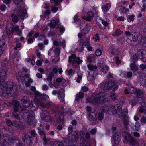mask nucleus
Here are the masks:
<instances>
[{"label":"nucleus","instance_id":"nucleus-1","mask_svg":"<svg viewBox=\"0 0 146 146\" xmlns=\"http://www.w3.org/2000/svg\"><path fill=\"white\" fill-rule=\"evenodd\" d=\"M29 133L30 135H29L27 133L24 132L22 133L21 136V139L23 142L27 146L32 145L33 143L32 139L33 137L36 138L35 140L34 141L36 143L38 141V137L37 136V135L34 130L31 129L29 131Z\"/></svg>","mask_w":146,"mask_h":146},{"label":"nucleus","instance_id":"nucleus-2","mask_svg":"<svg viewBox=\"0 0 146 146\" xmlns=\"http://www.w3.org/2000/svg\"><path fill=\"white\" fill-rule=\"evenodd\" d=\"M20 114L23 117V118L27 119V123L31 125L34 123L35 118V114L33 112H30L28 110L23 109L21 110Z\"/></svg>","mask_w":146,"mask_h":146},{"label":"nucleus","instance_id":"nucleus-3","mask_svg":"<svg viewBox=\"0 0 146 146\" xmlns=\"http://www.w3.org/2000/svg\"><path fill=\"white\" fill-rule=\"evenodd\" d=\"M106 93H101L94 96L92 100L93 103L103 104L108 101Z\"/></svg>","mask_w":146,"mask_h":146},{"label":"nucleus","instance_id":"nucleus-4","mask_svg":"<svg viewBox=\"0 0 146 146\" xmlns=\"http://www.w3.org/2000/svg\"><path fill=\"white\" fill-rule=\"evenodd\" d=\"M118 85L115 82L113 81L107 82L103 83L101 86V88L105 90H111L113 88L112 92H114L118 88Z\"/></svg>","mask_w":146,"mask_h":146},{"label":"nucleus","instance_id":"nucleus-5","mask_svg":"<svg viewBox=\"0 0 146 146\" xmlns=\"http://www.w3.org/2000/svg\"><path fill=\"white\" fill-rule=\"evenodd\" d=\"M109 110L116 117L120 118L122 116V108L119 105L117 104L114 106H111Z\"/></svg>","mask_w":146,"mask_h":146},{"label":"nucleus","instance_id":"nucleus-6","mask_svg":"<svg viewBox=\"0 0 146 146\" xmlns=\"http://www.w3.org/2000/svg\"><path fill=\"white\" fill-rule=\"evenodd\" d=\"M128 111L127 109H124L123 111L122 116L123 117V120L124 127L123 129L124 130H127L128 128L129 125V120L127 117Z\"/></svg>","mask_w":146,"mask_h":146},{"label":"nucleus","instance_id":"nucleus-7","mask_svg":"<svg viewBox=\"0 0 146 146\" xmlns=\"http://www.w3.org/2000/svg\"><path fill=\"white\" fill-rule=\"evenodd\" d=\"M8 70L3 68V69L0 70V85H4L5 83V80L7 77V73Z\"/></svg>","mask_w":146,"mask_h":146},{"label":"nucleus","instance_id":"nucleus-8","mask_svg":"<svg viewBox=\"0 0 146 146\" xmlns=\"http://www.w3.org/2000/svg\"><path fill=\"white\" fill-rule=\"evenodd\" d=\"M39 105L44 108H46L48 107V105H46L42 103H40L38 100H34L32 101L31 103V108L32 109L31 110H35L36 108H38Z\"/></svg>","mask_w":146,"mask_h":146},{"label":"nucleus","instance_id":"nucleus-9","mask_svg":"<svg viewBox=\"0 0 146 146\" xmlns=\"http://www.w3.org/2000/svg\"><path fill=\"white\" fill-rule=\"evenodd\" d=\"M130 90L133 96L135 97L141 98L143 96L142 91L139 89L132 87L131 88Z\"/></svg>","mask_w":146,"mask_h":146},{"label":"nucleus","instance_id":"nucleus-10","mask_svg":"<svg viewBox=\"0 0 146 146\" xmlns=\"http://www.w3.org/2000/svg\"><path fill=\"white\" fill-rule=\"evenodd\" d=\"M121 133L122 136L124 138L123 142L126 144L127 143L129 142L132 136L127 131H123L121 132Z\"/></svg>","mask_w":146,"mask_h":146},{"label":"nucleus","instance_id":"nucleus-11","mask_svg":"<svg viewBox=\"0 0 146 146\" xmlns=\"http://www.w3.org/2000/svg\"><path fill=\"white\" fill-rule=\"evenodd\" d=\"M114 132V134L113 135V140L115 143L117 145L119 144L121 140L120 134L118 131Z\"/></svg>","mask_w":146,"mask_h":146},{"label":"nucleus","instance_id":"nucleus-12","mask_svg":"<svg viewBox=\"0 0 146 146\" xmlns=\"http://www.w3.org/2000/svg\"><path fill=\"white\" fill-rule=\"evenodd\" d=\"M14 126L21 130H24V127L23 125V123L20 121H15L13 123Z\"/></svg>","mask_w":146,"mask_h":146},{"label":"nucleus","instance_id":"nucleus-13","mask_svg":"<svg viewBox=\"0 0 146 146\" xmlns=\"http://www.w3.org/2000/svg\"><path fill=\"white\" fill-rule=\"evenodd\" d=\"M8 141L11 143V145L14 146L17 141L18 139L15 137H11L8 138Z\"/></svg>","mask_w":146,"mask_h":146},{"label":"nucleus","instance_id":"nucleus-14","mask_svg":"<svg viewBox=\"0 0 146 146\" xmlns=\"http://www.w3.org/2000/svg\"><path fill=\"white\" fill-rule=\"evenodd\" d=\"M17 15L21 19L23 20L24 19L25 13L22 9H20L17 11Z\"/></svg>","mask_w":146,"mask_h":146},{"label":"nucleus","instance_id":"nucleus-15","mask_svg":"<svg viewBox=\"0 0 146 146\" xmlns=\"http://www.w3.org/2000/svg\"><path fill=\"white\" fill-rule=\"evenodd\" d=\"M99 68L104 73H106L108 71L109 68L106 65H103L102 64H100L98 66Z\"/></svg>","mask_w":146,"mask_h":146},{"label":"nucleus","instance_id":"nucleus-16","mask_svg":"<svg viewBox=\"0 0 146 146\" xmlns=\"http://www.w3.org/2000/svg\"><path fill=\"white\" fill-rule=\"evenodd\" d=\"M19 110H18V109L16 108L14 109L12 113V117L14 118L17 119H20V117L19 114L17 113Z\"/></svg>","mask_w":146,"mask_h":146},{"label":"nucleus","instance_id":"nucleus-17","mask_svg":"<svg viewBox=\"0 0 146 146\" xmlns=\"http://www.w3.org/2000/svg\"><path fill=\"white\" fill-rule=\"evenodd\" d=\"M111 7V5L110 3H108L106 5H104L102 7L103 11L105 12H106L108 11Z\"/></svg>","mask_w":146,"mask_h":146},{"label":"nucleus","instance_id":"nucleus-18","mask_svg":"<svg viewBox=\"0 0 146 146\" xmlns=\"http://www.w3.org/2000/svg\"><path fill=\"white\" fill-rule=\"evenodd\" d=\"M71 136L72 138V141L74 142L76 141L79 138L78 134L76 132H73Z\"/></svg>","mask_w":146,"mask_h":146},{"label":"nucleus","instance_id":"nucleus-19","mask_svg":"<svg viewBox=\"0 0 146 146\" xmlns=\"http://www.w3.org/2000/svg\"><path fill=\"white\" fill-rule=\"evenodd\" d=\"M42 118L43 120L45 121L46 122L49 123L51 122L52 120V118L51 117L48 115H45Z\"/></svg>","mask_w":146,"mask_h":146},{"label":"nucleus","instance_id":"nucleus-20","mask_svg":"<svg viewBox=\"0 0 146 146\" xmlns=\"http://www.w3.org/2000/svg\"><path fill=\"white\" fill-rule=\"evenodd\" d=\"M51 146H65V145L62 142L57 141H54Z\"/></svg>","mask_w":146,"mask_h":146},{"label":"nucleus","instance_id":"nucleus-21","mask_svg":"<svg viewBox=\"0 0 146 146\" xmlns=\"http://www.w3.org/2000/svg\"><path fill=\"white\" fill-rule=\"evenodd\" d=\"M58 22L59 20L57 19L56 20H52L51 22L50 25V27H55L56 25H58Z\"/></svg>","mask_w":146,"mask_h":146},{"label":"nucleus","instance_id":"nucleus-22","mask_svg":"<svg viewBox=\"0 0 146 146\" xmlns=\"http://www.w3.org/2000/svg\"><path fill=\"white\" fill-rule=\"evenodd\" d=\"M111 53L112 55H117L119 54V51L117 48L113 46Z\"/></svg>","mask_w":146,"mask_h":146},{"label":"nucleus","instance_id":"nucleus-23","mask_svg":"<svg viewBox=\"0 0 146 146\" xmlns=\"http://www.w3.org/2000/svg\"><path fill=\"white\" fill-rule=\"evenodd\" d=\"M138 54L139 55V57L142 58L146 54V50H141L138 52Z\"/></svg>","mask_w":146,"mask_h":146},{"label":"nucleus","instance_id":"nucleus-24","mask_svg":"<svg viewBox=\"0 0 146 146\" xmlns=\"http://www.w3.org/2000/svg\"><path fill=\"white\" fill-rule=\"evenodd\" d=\"M131 69L134 72L137 71L138 70V67L135 64V63H131L130 65Z\"/></svg>","mask_w":146,"mask_h":146},{"label":"nucleus","instance_id":"nucleus-25","mask_svg":"<svg viewBox=\"0 0 146 146\" xmlns=\"http://www.w3.org/2000/svg\"><path fill=\"white\" fill-rule=\"evenodd\" d=\"M88 21H90L92 19L93 17L94 14L92 11H90L87 13Z\"/></svg>","mask_w":146,"mask_h":146},{"label":"nucleus","instance_id":"nucleus-26","mask_svg":"<svg viewBox=\"0 0 146 146\" xmlns=\"http://www.w3.org/2000/svg\"><path fill=\"white\" fill-rule=\"evenodd\" d=\"M84 96V93L82 92H80L78 94H76V96L75 99V100L76 101L79 100L80 98H82Z\"/></svg>","mask_w":146,"mask_h":146},{"label":"nucleus","instance_id":"nucleus-27","mask_svg":"<svg viewBox=\"0 0 146 146\" xmlns=\"http://www.w3.org/2000/svg\"><path fill=\"white\" fill-rule=\"evenodd\" d=\"M43 141V143L45 145H47L51 143V139L49 138H47L46 136L42 138Z\"/></svg>","mask_w":146,"mask_h":146},{"label":"nucleus","instance_id":"nucleus-28","mask_svg":"<svg viewBox=\"0 0 146 146\" xmlns=\"http://www.w3.org/2000/svg\"><path fill=\"white\" fill-rule=\"evenodd\" d=\"M76 58V55L75 54H72L71 56L69 57L68 60L69 62L70 63L74 64L75 61V59Z\"/></svg>","mask_w":146,"mask_h":146},{"label":"nucleus","instance_id":"nucleus-29","mask_svg":"<svg viewBox=\"0 0 146 146\" xmlns=\"http://www.w3.org/2000/svg\"><path fill=\"white\" fill-rule=\"evenodd\" d=\"M129 142L132 145H136L137 143V139L135 138L132 136Z\"/></svg>","mask_w":146,"mask_h":146},{"label":"nucleus","instance_id":"nucleus-30","mask_svg":"<svg viewBox=\"0 0 146 146\" xmlns=\"http://www.w3.org/2000/svg\"><path fill=\"white\" fill-rule=\"evenodd\" d=\"M54 76V74L53 72H51L49 74V75L48 76L47 78L44 79L45 80H46L48 82H51L52 81V78Z\"/></svg>","mask_w":146,"mask_h":146},{"label":"nucleus","instance_id":"nucleus-31","mask_svg":"<svg viewBox=\"0 0 146 146\" xmlns=\"http://www.w3.org/2000/svg\"><path fill=\"white\" fill-rule=\"evenodd\" d=\"M64 141L65 142H66V144H67L68 143V145H70V144L72 143L73 142H74V141H72V139L70 136H69Z\"/></svg>","mask_w":146,"mask_h":146},{"label":"nucleus","instance_id":"nucleus-32","mask_svg":"<svg viewBox=\"0 0 146 146\" xmlns=\"http://www.w3.org/2000/svg\"><path fill=\"white\" fill-rule=\"evenodd\" d=\"M6 33L9 38H11L13 36V32L12 31V29L10 30L9 29H7Z\"/></svg>","mask_w":146,"mask_h":146},{"label":"nucleus","instance_id":"nucleus-33","mask_svg":"<svg viewBox=\"0 0 146 146\" xmlns=\"http://www.w3.org/2000/svg\"><path fill=\"white\" fill-rule=\"evenodd\" d=\"M102 24H99L98 25L101 28L103 29L105 28V27L107 26L108 24V23L106 21L101 20Z\"/></svg>","mask_w":146,"mask_h":146},{"label":"nucleus","instance_id":"nucleus-34","mask_svg":"<svg viewBox=\"0 0 146 146\" xmlns=\"http://www.w3.org/2000/svg\"><path fill=\"white\" fill-rule=\"evenodd\" d=\"M139 81L141 84L142 85H144L145 84L146 80L144 75H141L140 76Z\"/></svg>","mask_w":146,"mask_h":146},{"label":"nucleus","instance_id":"nucleus-35","mask_svg":"<svg viewBox=\"0 0 146 146\" xmlns=\"http://www.w3.org/2000/svg\"><path fill=\"white\" fill-rule=\"evenodd\" d=\"M104 112V111L102 110L100 111L98 113L97 118L98 120L101 121L103 118Z\"/></svg>","mask_w":146,"mask_h":146},{"label":"nucleus","instance_id":"nucleus-36","mask_svg":"<svg viewBox=\"0 0 146 146\" xmlns=\"http://www.w3.org/2000/svg\"><path fill=\"white\" fill-rule=\"evenodd\" d=\"M88 68L91 71H95L97 69V67L96 66L90 64L88 66Z\"/></svg>","mask_w":146,"mask_h":146},{"label":"nucleus","instance_id":"nucleus-37","mask_svg":"<svg viewBox=\"0 0 146 146\" xmlns=\"http://www.w3.org/2000/svg\"><path fill=\"white\" fill-rule=\"evenodd\" d=\"M11 17L13 22L15 23H17L19 21L18 18L15 14H11Z\"/></svg>","mask_w":146,"mask_h":146},{"label":"nucleus","instance_id":"nucleus-38","mask_svg":"<svg viewBox=\"0 0 146 146\" xmlns=\"http://www.w3.org/2000/svg\"><path fill=\"white\" fill-rule=\"evenodd\" d=\"M123 33V31H121L120 29H117L113 33V35L114 36H117Z\"/></svg>","mask_w":146,"mask_h":146},{"label":"nucleus","instance_id":"nucleus-39","mask_svg":"<svg viewBox=\"0 0 146 146\" xmlns=\"http://www.w3.org/2000/svg\"><path fill=\"white\" fill-rule=\"evenodd\" d=\"M38 131L39 134L42 139L46 136V134L44 131L42 130L41 129H38Z\"/></svg>","mask_w":146,"mask_h":146},{"label":"nucleus","instance_id":"nucleus-40","mask_svg":"<svg viewBox=\"0 0 146 146\" xmlns=\"http://www.w3.org/2000/svg\"><path fill=\"white\" fill-rule=\"evenodd\" d=\"M92 114L89 113L88 115V119H89L91 121H95V122L97 121V119H96L94 117V115H94H95V114H94V113H92Z\"/></svg>","mask_w":146,"mask_h":146},{"label":"nucleus","instance_id":"nucleus-41","mask_svg":"<svg viewBox=\"0 0 146 146\" xmlns=\"http://www.w3.org/2000/svg\"><path fill=\"white\" fill-rule=\"evenodd\" d=\"M13 103H14L13 105L14 106V109L17 108L18 109V110H19L20 108V107L19 106V102L17 101H15Z\"/></svg>","mask_w":146,"mask_h":146},{"label":"nucleus","instance_id":"nucleus-42","mask_svg":"<svg viewBox=\"0 0 146 146\" xmlns=\"http://www.w3.org/2000/svg\"><path fill=\"white\" fill-rule=\"evenodd\" d=\"M22 104H23V106H25V107L28 108L30 109L31 108V104L30 103V100L25 103H22Z\"/></svg>","mask_w":146,"mask_h":146},{"label":"nucleus","instance_id":"nucleus-43","mask_svg":"<svg viewBox=\"0 0 146 146\" xmlns=\"http://www.w3.org/2000/svg\"><path fill=\"white\" fill-rule=\"evenodd\" d=\"M14 84L11 82H9L7 83V88H8V89H10L13 90V88Z\"/></svg>","mask_w":146,"mask_h":146},{"label":"nucleus","instance_id":"nucleus-44","mask_svg":"<svg viewBox=\"0 0 146 146\" xmlns=\"http://www.w3.org/2000/svg\"><path fill=\"white\" fill-rule=\"evenodd\" d=\"M7 140H8V138L6 137H5L3 139L2 144L4 146H9L8 142L7 141Z\"/></svg>","mask_w":146,"mask_h":146},{"label":"nucleus","instance_id":"nucleus-45","mask_svg":"<svg viewBox=\"0 0 146 146\" xmlns=\"http://www.w3.org/2000/svg\"><path fill=\"white\" fill-rule=\"evenodd\" d=\"M138 57H139V55L137 52L135 54L133 58V62L135 63L136 62L137 60Z\"/></svg>","mask_w":146,"mask_h":146},{"label":"nucleus","instance_id":"nucleus-46","mask_svg":"<svg viewBox=\"0 0 146 146\" xmlns=\"http://www.w3.org/2000/svg\"><path fill=\"white\" fill-rule=\"evenodd\" d=\"M89 72L87 77V79L89 81H92L94 79V76L92 75H90Z\"/></svg>","mask_w":146,"mask_h":146},{"label":"nucleus","instance_id":"nucleus-47","mask_svg":"<svg viewBox=\"0 0 146 146\" xmlns=\"http://www.w3.org/2000/svg\"><path fill=\"white\" fill-rule=\"evenodd\" d=\"M6 124L8 126L11 127L13 126V123L12 121L8 119H6Z\"/></svg>","mask_w":146,"mask_h":146},{"label":"nucleus","instance_id":"nucleus-48","mask_svg":"<svg viewBox=\"0 0 146 146\" xmlns=\"http://www.w3.org/2000/svg\"><path fill=\"white\" fill-rule=\"evenodd\" d=\"M82 62V61L79 58H76L75 59V61L74 64H81Z\"/></svg>","mask_w":146,"mask_h":146},{"label":"nucleus","instance_id":"nucleus-49","mask_svg":"<svg viewBox=\"0 0 146 146\" xmlns=\"http://www.w3.org/2000/svg\"><path fill=\"white\" fill-rule=\"evenodd\" d=\"M29 99L28 98L27 96H24L23 99H22L21 100V102H22V104L23 103H25V102H27L29 101Z\"/></svg>","mask_w":146,"mask_h":146},{"label":"nucleus","instance_id":"nucleus-50","mask_svg":"<svg viewBox=\"0 0 146 146\" xmlns=\"http://www.w3.org/2000/svg\"><path fill=\"white\" fill-rule=\"evenodd\" d=\"M41 94L38 92H36L35 93V95L36 99H37L38 100L40 99V97Z\"/></svg>","mask_w":146,"mask_h":146},{"label":"nucleus","instance_id":"nucleus-51","mask_svg":"<svg viewBox=\"0 0 146 146\" xmlns=\"http://www.w3.org/2000/svg\"><path fill=\"white\" fill-rule=\"evenodd\" d=\"M135 130L136 131H138L140 127L139 122L138 121L136 122L135 125Z\"/></svg>","mask_w":146,"mask_h":146},{"label":"nucleus","instance_id":"nucleus-52","mask_svg":"<svg viewBox=\"0 0 146 146\" xmlns=\"http://www.w3.org/2000/svg\"><path fill=\"white\" fill-rule=\"evenodd\" d=\"M63 0H52L55 3V5L56 6H58L60 4V3L62 2ZM51 2L52 3V0H50Z\"/></svg>","mask_w":146,"mask_h":146},{"label":"nucleus","instance_id":"nucleus-53","mask_svg":"<svg viewBox=\"0 0 146 146\" xmlns=\"http://www.w3.org/2000/svg\"><path fill=\"white\" fill-rule=\"evenodd\" d=\"M141 42L143 46L146 47V37H144L142 38L141 40Z\"/></svg>","mask_w":146,"mask_h":146},{"label":"nucleus","instance_id":"nucleus-54","mask_svg":"<svg viewBox=\"0 0 146 146\" xmlns=\"http://www.w3.org/2000/svg\"><path fill=\"white\" fill-rule=\"evenodd\" d=\"M115 60L116 64L117 65L121 63V60L119 59L118 57V56H116V57H115Z\"/></svg>","mask_w":146,"mask_h":146},{"label":"nucleus","instance_id":"nucleus-55","mask_svg":"<svg viewBox=\"0 0 146 146\" xmlns=\"http://www.w3.org/2000/svg\"><path fill=\"white\" fill-rule=\"evenodd\" d=\"M54 52L56 55V56H59L60 54V50L59 48H57L55 49V50L54 51Z\"/></svg>","mask_w":146,"mask_h":146},{"label":"nucleus","instance_id":"nucleus-56","mask_svg":"<svg viewBox=\"0 0 146 146\" xmlns=\"http://www.w3.org/2000/svg\"><path fill=\"white\" fill-rule=\"evenodd\" d=\"M12 31L13 32L14 31H15L17 32H19V29L18 26H15L13 27L12 28Z\"/></svg>","mask_w":146,"mask_h":146},{"label":"nucleus","instance_id":"nucleus-57","mask_svg":"<svg viewBox=\"0 0 146 146\" xmlns=\"http://www.w3.org/2000/svg\"><path fill=\"white\" fill-rule=\"evenodd\" d=\"M64 90L63 88L60 89L58 92V95L62 96L64 93Z\"/></svg>","mask_w":146,"mask_h":146},{"label":"nucleus","instance_id":"nucleus-58","mask_svg":"<svg viewBox=\"0 0 146 146\" xmlns=\"http://www.w3.org/2000/svg\"><path fill=\"white\" fill-rule=\"evenodd\" d=\"M5 44V41L4 39H2L0 40V47L3 48Z\"/></svg>","mask_w":146,"mask_h":146},{"label":"nucleus","instance_id":"nucleus-59","mask_svg":"<svg viewBox=\"0 0 146 146\" xmlns=\"http://www.w3.org/2000/svg\"><path fill=\"white\" fill-rule=\"evenodd\" d=\"M134 19V16L132 15L129 16L127 19L128 21H133Z\"/></svg>","mask_w":146,"mask_h":146},{"label":"nucleus","instance_id":"nucleus-60","mask_svg":"<svg viewBox=\"0 0 146 146\" xmlns=\"http://www.w3.org/2000/svg\"><path fill=\"white\" fill-rule=\"evenodd\" d=\"M47 96H46V95H42L41 94L40 97V99H39V100L41 99L43 100H46V99L47 98Z\"/></svg>","mask_w":146,"mask_h":146},{"label":"nucleus","instance_id":"nucleus-61","mask_svg":"<svg viewBox=\"0 0 146 146\" xmlns=\"http://www.w3.org/2000/svg\"><path fill=\"white\" fill-rule=\"evenodd\" d=\"M6 9V7L5 5L4 4L1 5L0 6V9L2 11H5Z\"/></svg>","mask_w":146,"mask_h":146},{"label":"nucleus","instance_id":"nucleus-62","mask_svg":"<svg viewBox=\"0 0 146 146\" xmlns=\"http://www.w3.org/2000/svg\"><path fill=\"white\" fill-rule=\"evenodd\" d=\"M111 98L112 100H116L117 98H116L115 94L113 93H111L110 95Z\"/></svg>","mask_w":146,"mask_h":146},{"label":"nucleus","instance_id":"nucleus-63","mask_svg":"<svg viewBox=\"0 0 146 146\" xmlns=\"http://www.w3.org/2000/svg\"><path fill=\"white\" fill-rule=\"evenodd\" d=\"M95 54L97 56H99L102 54L101 51L100 49H97L95 51Z\"/></svg>","mask_w":146,"mask_h":146},{"label":"nucleus","instance_id":"nucleus-64","mask_svg":"<svg viewBox=\"0 0 146 146\" xmlns=\"http://www.w3.org/2000/svg\"><path fill=\"white\" fill-rule=\"evenodd\" d=\"M140 122L142 124H145L146 123V118L143 116L141 118Z\"/></svg>","mask_w":146,"mask_h":146}]
</instances>
